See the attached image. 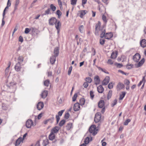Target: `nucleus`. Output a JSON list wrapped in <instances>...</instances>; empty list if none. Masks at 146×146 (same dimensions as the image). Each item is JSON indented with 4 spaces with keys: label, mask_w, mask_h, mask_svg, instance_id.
Returning a JSON list of instances; mask_svg holds the SVG:
<instances>
[{
    "label": "nucleus",
    "mask_w": 146,
    "mask_h": 146,
    "mask_svg": "<svg viewBox=\"0 0 146 146\" xmlns=\"http://www.w3.org/2000/svg\"><path fill=\"white\" fill-rule=\"evenodd\" d=\"M101 23L99 21L98 23L96 24L95 28V34L96 35H98L99 33H100V37L103 38L105 36L106 33L105 30L104 28L100 27Z\"/></svg>",
    "instance_id": "nucleus-1"
},
{
    "label": "nucleus",
    "mask_w": 146,
    "mask_h": 146,
    "mask_svg": "<svg viewBox=\"0 0 146 146\" xmlns=\"http://www.w3.org/2000/svg\"><path fill=\"white\" fill-rule=\"evenodd\" d=\"M97 130L95 125H92L90 127L89 129V132L92 133L93 135H95L97 133Z\"/></svg>",
    "instance_id": "nucleus-2"
},
{
    "label": "nucleus",
    "mask_w": 146,
    "mask_h": 146,
    "mask_svg": "<svg viewBox=\"0 0 146 146\" xmlns=\"http://www.w3.org/2000/svg\"><path fill=\"white\" fill-rule=\"evenodd\" d=\"M101 114L100 113H97L95 115L94 121L96 123L98 122L100 120Z\"/></svg>",
    "instance_id": "nucleus-3"
},
{
    "label": "nucleus",
    "mask_w": 146,
    "mask_h": 146,
    "mask_svg": "<svg viewBox=\"0 0 146 146\" xmlns=\"http://www.w3.org/2000/svg\"><path fill=\"white\" fill-rule=\"evenodd\" d=\"M58 0V4L60 8V9H65L66 8V4L65 2H63L62 3L61 0Z\"/></svg>",
    "instance_id": "nucleus-4"
},
{
    "label": "nucleus",
    "mask_w": 146,
    "mask_h": 146,
    "mask_svg": "<svg viewBox=\"0 0 146 146\" xmlns=\"http://www.w3.org/2000/svg\"><path fill=\"white\" fill-rule=\"evenodd\" d=\"M141 58V56L140 54L138 53H136L133 56V60L136 62H138Z\"/></svg>",
    "instance_id": "nucleus-5"
},
{
    "label": "nucleus",
    "mask_w": 146,
    "mask_h": 146,
    "mask_svg": "<svg viewBox=\"0 0 146 146\" xmlns=\"http://www.w3.org/2000/svg\"><path fill=\"white\" fill-rule=\"evenodd\" d=\"M57 22V20L54 17H52L49 20V23L50 25H53Z\"/></svg>",
    "instance_id": "nucleus-6"
},
{
    "label": "nucleus",
    "mask_w": 146,
    "mask_h": 146,
    "mask_svg": "<svg viewBox=\"0 0 146 146\" xmlns=\"http://www.w3.org/2000/svg\"><path fill=\"white\" fill-rule=\"evenodd\" d=\"M33 125V122L31 119H28L26 122V125L28 128H30L31 126Z\"/></svg>",
    "instance_id": "nucleus-7"
},
{
    "label": "nucleus",
    "mask_w": 146,
    "mask_h": 146,
    "mask_svg": "<svg viewBox=\"0 0 146 146\" xmlns=\"http://www.w3.org/2000/svg\"><path fill=\"white\" fill-rule=\"evenodd\" d=\"M87 12V11L85 10L79 11L78 13V15L81 18H82Z\"/></svg>",
    "instance_id": "nucleus-8"
},
{
    "label": "nucleus",
    "mask_w": 146,
    "mask_h": 146,
    "mask_svg": "<svg viewBox=\"0 0 146 146\" xmlns=\"http://www.w3.org/2000/svg\"><path fill=\"white\" fill-rule=\"evenodd\" d=\"M21 64L19 62H18L15 66V69L17 72L20 71L21 69Z\"/></svg>",
    "instance_id": "nucleus-9"
},
{
    "label": "nucleus",
    "mask_w": 146,
    "mask_h": 146,
    "mask_svg": "<svg viewBox=\"0 0 146 146\" xmlns=\"http://www.w3.org/2000/svg\"><path fill=\"white\" fill-rule=\"evenodd\" d=\"M110 81V77L108 76L106 77L104 79L102 82V85H107Z\"/></svg>",
    "instance_id": "nucleus-10"
},
{
    "label": "nucleus",
    "mask_w": 146,
    "mask_h": 146,
    "mask_svg": "<svg viewBox=\"0 0 146 146\" xmlns=\"http://www.w3.org/2000/svg\"><path fill=\"white\" fill-rule=\"evenodd\" d=\"M80 106L79 103H77L75 104L74 106V110L75 111L79 110L80 109Z\"/></svg>",
    "instance_id": "nucleus-11"
},
{
    "label": "nucleus",
    "mask_w": 146,
    "mask_h": 146,
    "mask_svg": "<svg viewBox=\"0 0 146 146\" xmlns=\"http://www.w3.org/2000/svg\"><path fill=\"white\" fill-rule=\"evenodd\" d=\"M60 129V127L58 126H56L53 128L51 131V132H52L53 133H57Z\"/></svg>",
    "instance_id": "nucleus-12"
},
{
    "label": "nucleus",
    "mask_w": 146,
    "mask_h": 146,
    "mask_svg": "<svg viewBox=\"0 0 146 146\" xmlns=\"http://www.w3.org/2000/svg\"><path fill=\"white\" fill-rule=\"evenodd\" d=\"M44 106V104L42 102H40L38 103L37 105L38 109L40 110L43 108Z\"/></svg>",
    "instance_id": "nucleus-13"
},
{
    "label": "nucleus",
    "mask_w": 146,
    "mask_h": 146,
    "mask_svg": "<svg viewBox=\"0 0 146 146\" xmlns=\"http://www.w3.org/2000/svg\"><path fill=\"white\" fill-rule=\"evenodd\" d=\"M113 36V35L111 33H107L105 34L104 37L107 39H109L111 38Z\"/></svg>",
    "instance_id": "nucleus-14"
},
{
    "label": "nucleus",
    "mask_w": 146,
    "mask_h": 146,
    "mask_svg": "<svg viewBox=\"0 0 146 146\" xmlns=\"http://www.w3.org/2000/svg\"><path fill=\"white\" fill-rule=\"evenodd\" d=\"M145 60L144 58H142L137 64L135 65H136V67L137 68H138L141 66L144 63Z\"/></svg>",
    "instance_id": "nucleus-15"
},
{
    "label": "nucleus",
    "mask_w": 146,
    "mask_h": 146,
    "mask_svg": "<svg viewBox=\"0 0 146 146\" xmlns=\"http://www.w3.org/2000/svg\"><path fill=\"white\" fill-rule=\"evenodd\" d=\"M104 90V89L102 85L99 86L97 87V90L99 93H102Z\"/></svg>",
    "instance_id": "nucleus-16"
},
{
    "label": "nucleus",
    "mask_w": 146,
    "mask_h": 146,
    "mask_svg": "<svg viewBox=\"0 0 146 146\" xmlns=\"http://www.w3.org/2000/svg\"><path fill=\"white\" fill-rule=\"evenodd\" d=\"M140 45L141 47L144 48L146 46V40L145 39H143L141 40L140 42Z\"/></svg>",
    "instance_id": "nucleus-17"
},
{
    "label": "nucleus",
    "mask_w": 146,
    "mask_h": 146,
    "mask_svg": "<svg viewBox=\"0 0 146 146\" xmlns=\"http://www.w3.org/2000/svg\"><path fill=\"white\" fill-rule=\"evenodd\" d=\"M54 56H57L59 54V48L58 47H56L54 50Z\"/></svg>",
    "instance_id": "nucleus-18"
},
{
    "label": "nucleus",
    "mask_w": 146,
    "mask_h": 146,
    "mask_svg": "<svg viewBox=\"0 0 146 146\" xmlns=\"http://www.w3.org/2000/svg\"><path fill=\"white\" fill-rule=\"evenodd\" d=\"M23 141L22 138L21 137L19 138L16 141V143L15 144V146H18L21 142H22Z\"/></svg>",
    "instance_id": "nucleus-19"
},
{
    "label": "nucleus",
    "mask_w": 146,
    "mask_h": 146,
    "mask_svg": "<svg viewBox=\"0 0 146 146\" xmlns=\"http://www.w3.org/2000/svg\"><path fill=\"white\" fill-rule=\"evenodd\" d=\"M104 105V100H101L100 101L98 104V106L99 108H102L103 107Z\"/></svg>",
    "instance_id": "nucleus-20"
},
{
    "label": "nucleus",
    "mask_w": 146,
    "mask_h": 146,
    "mask_svg": "<svg viewBox=\"0 0 146 146\" xmlns=\"http://www.w3.org/2000/svg\"><path fill=\"white\" fill-rule=\"evenodd\" d=\"M48 95L47 91L44 90L42 93L41 96L42 98H46Z\"/></svg>",
    "instance_id": "nucleus-21"
},
{
    "label": "nucleus",
    "mask_w": 146,
    "mask_h": 146,
    "mask_svg": "<svg viewBox=\"0 0 146 146\" xmlns=\"http://www.w3.org/2000/svg\"><path fill=\"white\" fill-rule=\"evenodd\" d=\"M55 27L56 29H58V28H60L61 26V24L60 21H57V22L54 24Z\"/></svg>",
    "instance_id": "nucleus-22"
},
{
    "label": "nucleus",
    "mask_w": 146,
    "mask_h": 146,
    "mask_svg": "<svg viewBox=\"0 0 146 146\" xmlns=\"http://www.w3.org/2000/svg\"><path fill=\"white\" fill-rule=\"evenodd\" d=\"M56 57L53 55L50 57V63L52 64H53L56 61Z\"/></svg>",
    "instance_id": "nucleus-23"
},
{
    "label": "nucleus",
    "mask_w": 146,
    "mask_h": 146,
    "mask_svg": "<svg viewBox=\"0 0 146 146\" xmlns=\"http://www.w3.org/2000/svg\"><path fill=\"white\" fill-rule=\"evenodd\" d=\"M124 87L123 84L120 82H119L117 86V88L119 90H121Z\"/></svg>",
    "instance_id": "nucleus-24"
},
{
    "label": "nucleus",
    "mask_w": 146,
    "mask_h": 146,
    "mask_svg": "<svg viewBox=\"0 0 146 146\" xmlns=\"http://www.w3.org/2000/svg\"><path fill=\"white\" fill-rule=\"evenodd\" d=\"M95 83L96 84H98L100 82L99 77L98 76H96L94 78Z\"/></svg>",
    "instance_id": "nucleus-25"
},
{
    "label": "nucleus",
    "mask_w": 146,
    "mask_h": 146,
    "mask_svg": "<svg viewBox=\"0 0 146 146\" xmlns=\"http://www.w3.org/2000/svg\"><path fill=\"white\" fill-rule=\"evenodd\" d=\"M55 138V135L54 133L51 132L49 136V139L52 140Z\"/></svg>",
    "instance_id": "nucleus-26"
},
{
    "label": "nucleus",
    "mask_w": 146,
    "mask_h": 146,
    "mask_svg": "<svg viewBox=\"0 0 146 146\" xmlns=\"http://www.w3.org/2000/svg\"><path fill=\"white\" fill-rule=\"evenodd\" d=\"M11 62H9V64H8V67L6 68V70H5V75H7L8 73L9 72V68L10 67V66H11Z\"/></svg>",
    "instance_id": "nucleus-27"
},
{
    "label": "nucleus",
    "mask_w": 146,
    "mask_h": 146,
    "mask_svg": "<svg viewBox=\"0 0 146 146\" xmlns=\"http://www.w3.org/2000/svg\"><path fill=\"white\" fill-rule=\"evenodd\" d=\"M48 143V139H45L43 141L42 145L43 146H46Z\"/></svg>",
    "instance_id": "nucleus-28"
},
{
    "label": "nucleus",
    "mask_w": 146,
    "mask_h": 146,
    "mask_svg": "<svg viewBox=\"0 0 146 146\" xmlns=\"http://www.w3.org/2000/svg\"><path fill=\"white\" fill-rule=\"evenodd\" d=\"M117 54L114 52H113L111 53V58L112 59H115L116 57L117 56Z\"/></svg>",
    "instance_id": "nucleus-29"
},
{
    "label": "nucleus",
    "mask_w": 146,
    "mask_h": 146,
    "mask_svg": "<svg viewBox=\"0 0 146 146\" xmlns=\"http://www.w3.org/2000/svg\"><path fill=\"white\" fill-rule=\"evenodd\" d=\"M86 82L88 83H90L92 81V79L91 78L88 77L86 78L85 79Z\"/></svg>",
    "instance_id": "nucleus-30"
},
{
    "label": "nucleus",
    "mask_w": 146,
    "mask_h": 146,
    "mask_svg": "<svg viewBox=\"0 0 146 146\" xmlns=\"http://www.w3.org/2000/svg\"><path fill=\"white\" fill-rule=\"evenodd\" d=\"M112 91L111 90H110L109 91L108 95V100H109L111 98L112 96Z\"/></svg>",
    "instance_id": "nucleus-31"
},
{
    "label": "nucleus",
    "mask_w": 146,
    "mask_h": 146,
    "mask_svg": "<svg viewBox=\"0 0 146 146\" xmlns=\"http://www.w3.org/2000/svg\"><path fill=\"white\" fill-rule=\"evenodd\" d=\"M72 125V123H68L66 126V129L68 130H69L71 128Z\"/></svg>",
    "instance_id": "nucleus-32"
},
{
    "label": "nucleus",
    "mask_w": 146,
    "mask_h": 146,
    "mask_svg": "<svg viewBox=\"0 0 146 146\" xmlns=\"http://www.w3.org/2000/svg\"><path fill=\"white\" fill-rule=\"evenodd\" d=\"M23 57L22 56H19L18 58V62H19L21 64V63L23 62Z\"/></svg>",
    "instance_id": "nucleus-33"
},
{
    "label": "nucleus",
    "mask_w": 146,
    "mask_h": 146,
    "mask_svg": "<svg viewBox=\"0 0 146 146\" xmlns=\"http://www.w3.org/2000/svg\"><path fill=\"white\" fill-rule=\"evenodd\" d=\"M85 101V100L84 98H81L80 100V104L82 106L84 105Z\"/></svg>",
    "instance_id": "nucleus-34"
},
{
    "label": "nucleus",
    "mask_w": 146,
    "mask_h": 146,
    "mask_svg": "<svg viewBox=\"0 0 146 146\" xmlns=\"http://www.w3.org/2000/svg\"><path fill=\"white\" fill-rule=\"evenodd\" d=\"M98 68L99 70H101V71L104 72V73L106 74H109V72L108 71H107L105 69H103L99 67H98Z\"/></svg>",
    "instance_id": "nucleus-35"
},
{
    "label": "nucleus",
    "mask_w": 146,
    "mask_h": 146,
    "mask_svg": "<svg viewBox=\"0 0 146 146\" xmlns=\"http://www.w3.org/2000/svg\"><path fill=\"white\" fill-rule=\"evenodd\" d=\"M50 83V81L49 80H47L44 82V85L45 86L47 87L48 86Z\"/></svg>",
    "instance_id": "nucleus-36"
},
{
    "label": "nucleus",
    "mask_w": 146,
    "mask_h": 146,
    "mask_svg": "<svg viewBox=\"0 0 146 146\" xmlns=\"http://www.w3.org/2000/svg\"><path fill=\"white\" fill-rule=\"evenodd\" d=\"M125 94V93L124 92H122V94H121L120 96L119 100H122L124 97Z\"/></svg>",
    "instance_id": "nucleus-37"
},
{
    "label": "nucleus",
    "mask_w": 146,
    "mask_h": 146,
    "mask_svg": "<svg viewBox=\"0 0 146 146\" xmlns=\"http://www.w3.org/2000/svg\"><path fill=\"white\" fill-rule=\"evenodd\" d=\"M65 120L63 119L59 123V125L61 127L65 123Z\"/></svg>",
    "instance_id": "nucleus-38"
},
{
    "label": "nucleus",
    "mask_w": 146,
    "mask_h": 146,
    "mask_svg": "<svg viewBox=\"0 0 146 146\" xmlns=\"http://www.w3.org/2000/svg\"><path fill=\"white\" fill-rule=\"evenodd\" d=\"M19 0H16L15 3V9H17V6L19 4Z\"/></svg>",
    "instance_id": "nucleus-39"
},
{
    "label": "nucleus",
    "mask_w": 146,
    "mask_h": 146,
    "mask_svg": "<svg viewBox=\"0 0 146 146\" xmlns=\"http://www.w3.org/2000/svg\"><path fill=\"white\" fill-rule=\"evenodd\" d=\"M114 65L116 66L117 67L120 68L122 67L123 65L120 63H114Z\"/></svg>",
    "instance_id": "nucleus-40"
},
{
    "label": "nucleus",
    "mask_w": 146,
    "mask_h": 146,
    "mask_svg": "<svg viewBox=\"0 0 146 146\" xmlns=\"http://www.w3.org/2000/svg\"><path fill=\"white\" fill-rule=\"evenodd\" d=\"M90 141L89 138V137H86L84 143L86 144H87Z\"/></svg>",
    "instance_id": "nucleus-41"
},
{
    "label": "nucleus",
    "mask_w": 146,
    "mask_h": 146,
    "mask_svg": "<svg viewBox=\"0 0 146 146\" xmlns=\"http://www.w3.org/2000/svg\"><path fill=\"white\" fill-rule=\"evenodd\" d=\"M145 76L143 77L142 80L141 81H140L139 83L138 84V86L139 87L142 84V82H143V81H144V83H145Z\"/></svg>",
    "instance_id": "nucleus-42"
},
{
    "label": "nucleus",
    "mask_w": 146,
    "mask_h": 146,
    "mask_svg": "<svg viewBox=\"0 0 146 146\" xmlns=\"http://www.w3.org/2000/svg\"><path fill=\"white\" fill-rule=\"evenodd\" d=\"M131 121L130 119H126L124 123V125H127L128 124V123Z\"/></svg>",
    "instance_id": "nucleus-43"
},
{
    "label": "nucleus",
    "mask_w": 146,
    "mask_h": 146,
    "mask_svg": "<svg viewBox=\"0 0 146 146\" xmlns=\"http://www.w3.org/2000/svg\"><path fill=\"white\" fill-rule=\"evenodd\" d=\"M79 31L81 33H82L83 32V30H84V27L83 25H81L80 27H79Z\"/></svg>",
    "instance_id": "nucleus-44"
},
{
    "label": "nucleus",
    "mask_w": 146,
    "mask_h": 146,
    "mask_svg": "<svg viewBox=\"0 0 146 146\" xmlns=\"http://www.w3.org/2000/svg\"><path fill=\"white\" fill-rule=\"evenodd\" d=\"M102 19L103 20L104 22L106 23L107 22V20L106 19V16H105L104 15H103L102 16Z\"/></svg>",
    "instance_id": "nucleus-45"
},
{
    "label": "nucleus",
    "mask_w": 146,
    "mask_h": 146,
    "mask_svg": "<svg viewBox=\"0 0 146 146\" xmlns=\"http://www.w3.org/2000/svg\"><path fill=\"white\" fill-rule=\"evenodd\" d=\"M105 40L104 39H101L100 40V43L102 45H103L105 43Z\"/></svg>",
    "instance_id": "nucleus-46"
},
{
    "label": "nucleus",
    "mask_w": 146,
    "mask_h": 146,
    "mask_svg": "<svg viewBox=\"0 0 146 146\" xmlns=\"http://www.w3.org/2000/svg\"><path fill=\"white\" fill-rule=\"evenodd\" d=\"M90 95L91 98L92 99L94 97V92L92 91H91L90 92Z\"/></svg>",
    "instance_id": "nucleus-47"
},
{
    "label": "nucleus",
    "mask_w": 146,
    "mask_h": 146,
    "mask_svg": "<svg viewBox=\"0 0 146 146\" xmlns=\"http://www.w3.org/2000/svg\"><path fill=\"white\" fill-rule=\"evenodd\" d=\"M124 84H125L127 85H129L130 84V82L129 80L127 79H125L124 81Z\"/></svg>",
    "instance_id": "nucleus-48"
},
{
    "label": "nucleus",
    "mask_w": 146,
    "mask_h": 146,
    "mask_svg": "<svg viewBox=\"0 0 146 146\" xmlns=\"http://www.w3.org/2000/svg\"><path fill=\"white\" fill-rule=\"evenodd\" d=\"M117 100L116 99H115L113 102V103L112 104L111 106L113 107L117 103Z\"/></svg>",
    "instance_id": "nucleus-49"
},
{
    "label": "nucleus",
    "mask_w": 146,
    "mask_h": 146,
    "mask_svg": "<svg viewBox=\"0 0 146 146\" xmlns=\"http://www.w3.org/2000/svg\"><path fill=\"white\" fill-rule=\"evenodd\" d=\"M56 14L58 15V18H59L61 15V13L59 10H58L56 11Z\"/></svg>",
    "instance_id": "nucleus-50"
},
{
    "label": "nucleus",
    "mask_w": 146,
    "mask_h": 146,
    "mask_svg": "<svg viewBox=\"0 0 146 146\" xmlns=\"http://www.w3.org/2000/svg\"><path fill=\"white\" fill-rule=\"evenodd\" d=\"M133 65L132 64H128L126 65V68L128 69H131L132 68Z\"/></svg>",
    "instance_id": "nucleus-51"
},
{
    "label": "nucleus",
    "mask_w": 146,
    "mask_h": 146,
    "mask_svg": "<svg viewBox=\"0 0 146 146\" xmlns=\"http://www.w3.org/2000/svg\"><path fill=\"white\" fill-rule=\"evenodd\" d=\"M2 108L3 110H7L8 108V107L6 106L5 104L3 103L2 104Z\"/></svg>",
    "instance_id": "nucleus-52"
},
{
    "label": "nucleus",
    "mask_w": 146,
    "mask_h": 146,
    "mask_svg": "<svg viewBox=\"0 0 146 146\" xmlns=\"http://www.w3.org/2000/svg\"><path fill=\"white\" fill-rule=\"evenodd\" d=\"M77 93H75L74 94L73 97H72V101L74 102L76 100V99L77 97Z\"/></svg>",
    "instance_id": "nucleus-53"
},
{
    "label": "nucleus",
    "mask_w": 146,
    "mask_h": 146,
    "mask_svg": "<svg viewBox=\"0 0 146 146\" xmlns=\"http://www.w3.org/2000/svg\"><path fill=\"white\" fill-rule=\"evenodd\" d=\"M113 62L111 59H109L108 60L107 63L110 64L112 65L113 64Z\"/></svg>",
    "instance_id": "nucleus-54"
},
{
    "label": "nucleus",
    "mask_w": 146,
    "mask_h": 146,
    "mask_svg": "<svg viewBox=\"0 0 146 146\" xmlns=\"http://www.w3.org/2000/svg\"><path fill=\"white\" fill-rule=\"evenodd\" d=\"M108 88L109 89H111L113 87V85L112 84V83L111 82L108 85Z\"/></svg>",
    "instance_id": "nucleus-55"
},
{
    "label": "nucleus",
    "mask_w": 146,
    "mask_h": 146,
    "mask_svg": "<svg viewBox=\"0 0 146 146\" xmlns=\"http://www.w3.org/2000/svg\"><path fill=\"white\" fill-rule=\"evenodd\" d=\"M54 117H52L50 119H48V122H49L50 123H52L54 120Z\"/></svg>",
    "instance_id": "nucleus-56"
},
{
    "label": "nucleus",
    "mask_w": 146,
    "mask_h": 146,
    "mask_svg": "<svg viewBox=\"0 0 146 146\" xmlns=\"http://www.w3.org/2000/svg\"><path fill=\"white\" fill-rule=\"evenodd\" d=\"M64 111V110H62L59 111L58 113V115H59V116H61L62 115Z\"/></svg>",
    "instance_id": "nucleus-57"
},
{
    "label": "nucleus",
    "mask_w": 146,
    "mask_h": 146,
    "mask_svg": "<svg viewBox=\"0 0 146 146\" xmlns=\"http://www.w3.org/2000/svg\"><path fill=\"white\" fill-rule=\"evenodd\" d=\"M72 66H71L69 68V70H68V75H70L71 72V71H72Z\"/></svg>",
    "instance_id": "nucleus-58"
},
{
    "label": "nucleus",
    "mask_w": 146,
    "mask_h": 146,
    "mask_svg": "<svg viewBox=\"0 0 146 146\" xmlns=\"http://www.w3.org/2000/svg\"><path fill=\"white\" fill-rule=\"evenodd\" d=\"M118 71L119 72L122 73V74L125 75H128V74L124 72L123 71H122L121 70H118Z\"/></svg>",
    "instance_id": "nucleus-59"
},
{
    "label": "nucleus",
    "mask_w": 146,
    "mask_h": 146,
    "mask_svg": "<svg viewBox=\"0 0 146 146\" xmlns=\"http://www.w3.org/2000/svg\"><path fill=\"white\" fill-rule=\"evenodd\" d=\"M83 85L85 88H87L88 86V83L86 82H84L83 84Z\"/></svg>",
    "instance_id": "nucleus-60"
},
{
    "label": "nucleus",
    "mask_w": 146,
    "mask_h": 146,
    "mask_svg": "<svg viewBox=\"0 0 146 146\" xmlns=\"http://www.w3.org/2000/svg\"><path fill=\"white\" fill-rule=\"evenodd\" d=\"M69 114L68 113H66L64 115L65 118L68 119L69 117Z\"/></svg>",
    "instance_id": "nucleus-61"
},
{
    "label": "nucleus",
    "mask_w": 146,
    "mask_h": 146,
    "mask_svg": "<svg viewBox=\"0 0 146 146\" xmlns=\"http://www.w3.org/2000/svg\"><path fill=\"white\" fill-rule=\"evenodd\" d=\"M23 37L21 36H20L19 38V41L21 42H22L23 41Z\"/></svg>",
    "instance_id": "nucleus-62"
},
{
    "label": "nucleus",
    "mask_w": 146,
    "mask_h": 146,
    "mask_svg": "<svg viewBox=\"0 0 146 146\" xmlns=\"http://www.w3.org/2000/svg\"><path fill=\"white\" fill-rule=\"evenodd\" d=\"M77 0H71V4L73 5L76 4Z\"/></svg>",
    "instance_id": "nucleus-63"
},
{
    "label": "nucleus",
    "mask_w": 146,
    "mask_h": 146,
    "mask_svg": "<svg viewBox=\"0 0 146 146\" xmlns=\"http://www.w3.org/2000/svg\"><path fill=\"white\" fill-rule=\"evenodd\" d=\"M30 30L29 28H26L25 29V33L26 34H27L30 32Z\"/></svg>",
    "instance_id": "nucleus-64"
}]
</instances>
